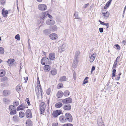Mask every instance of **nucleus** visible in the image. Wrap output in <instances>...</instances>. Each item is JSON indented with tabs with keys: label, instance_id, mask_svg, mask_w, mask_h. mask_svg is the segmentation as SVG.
I'll return each instance as SVG.
<instances>
[{
	"label": "nucleus",
	"instance_id": "1",
	"mask_svg": "<svg viewBox=\"0 0 126 126\" xmlns=\"http://www.w3.org/2000/svg\"><path fill=\"white\" fill-rule=\"evenodd\" d=\"M41 62L44 65H45L46 64H50L51 63V60H49L48 58L45 57H43L42 59Z\"/></svg>",
	"mask_w": 126,
	"mask_h": 126
},
{
	"label": "nucleus",
	"instance_id": "2",
	"mask_svg": "<svg viewBox=\"0 0 126 126\" xmlns=\"http://www.w3.org/2000/svg\"><path fill=\"white\" fill-rule=\"evenodd\" d=\"M46 107V105L44 102H42L41 103L40 105V110L41 114H42L44 112Z\"/></svg>",
	"mask_w": 126,
	"mask_h": 126
},
{
	"label": "nucleus",
	"instance_id": "3",
	"mask_svg": "<svg viewBox=\"0 0 126 126\" xmlns=\"http://www.w3.org/2000/svg\"><path fill=\"white\" fill-rule=\"evenodd\" d=\"M66 121L69 122H72L73 120V118L71 115L69 113H66L65 114Z\"/></svg>",
	"mask_w": 126,
	"mask_h": 126
},
{
	"label": "nucleus",
	"instance_id": "4",
	"mask_svg": "<svg viewBox=\"0 0 126 126\" xmlns=\"http://www.w3.org/2000/svg\"><path fill=\"white\" fill-rule=\"evenodd\" d=\"M38 9L42 11L45 10L47 9V6L46 5L44 4H40L38 5Z\"/></svg>",
	"mask_w": 126,
	"mask_h": 126
},
{
	"label": "nucleus",
	"instance_id": "5",
	"mask_svg": "<svg viewBox=\"0 0 126 126\" xmlns=\"http://www.w3.org/2000/svg\"><path fill=\"white\" fill-rule=\"evenodd\" d=\"M72 101V99L69 97L63 99L62 102L63 104H68L71 103Z\"/></svg>",
	"mask_w": 126,
	"mask_h": 126
},
{
	"label": "nucleus",
	"instance_id": "6",
	"mask_svg": "<svg viewBox=\"0 0 126 126\" xmlns=\"http://www.w3.org/2000/svg\"><path fill=\"white\" fill-rule=\"evenodd\" d=\"M61 113L62 110H57L53 112L52 115L54 117H56Z\"/></svg>",
	"mask_w": 126,
	"mask_h": 126
},
{
	"label": "nucleus",
	"instance_id": "7",
	"mask_svg": "<svg viewBox=\"0 0 126 126\" xmlns=\"http://www.w3.org/2000/svg\"><path fill=\"white\" fill-rule=\"evenodd\" d=\"M27 105H26L22 103L17 108L16 110L17 111L23 110L24 108L27 107Z\"/></svg>",
	"mask_w": 126,
	"mask_h": 126
},
{
	"label": "nucleus",
	"instance_id": "8",
	"mask_svg": "<svg viewBox=\"0 0 126 126\" xmlns=\"http://www.w3.org/2000/svg\"><path fill=\"white\" fill-rule=\"evenodd\" d=\"M97 124L99 126H104L102 120V117L100 116L98 117L97 120Z\"/></svg>",
	"mask_w": 126,
	"mask_h": 126
},
{
	"label": "nucleus",
	"instance_id": "9",
	"mask_svg": "<svg viewBox=\"0 0 126 126\" xmlns=\"http://www.w3.org/2000/svg\"><path fill=\"white\" fill-rule=\"evenodd\" d=\"M11 91L8 90H5L3 92L2 94L4 96H7L11 94Z\"/></svg>",
	"mask_w": 126,
	"mask_h": 126
},
{
	"label": "nucleus",
	"instance_id": "10",
	"mask_svg": "<svg viewBox=\"0 0 126 126\" xmlns=\"http://www.w3.org/2000/svg\"><path fill=\"white\" fill-rule=\"evenodd\" d=\"M49 37L50 39L53 40L57 39L58 38V36L55 33H53L49 35Z\"/></svg>",
	"mask_w": 126,
	"mask_h": 126
},
{
	"label": "nucleus",
	"instance_id": "11",
	"mask_svg": "<svg viewBox=\"0 0 126 126\" xmlns=\"http://www.w3.org/2000/svg\"><path fill=\"white\" fill-rule=\"evenodd\" d=\"M26 116L28 118H30L32 117V115L31 110L29 109L27 110L26 112Z\"/></svg>",
	"mask_w": 126,
	"mask_h": 126
},
{
	"label": "nucleus",
	"instance_id": "12",
	"mask_svg": "<svg viewBox=\"0 0 126 126\" xmlns=\"http://www.w3.org/2000/svg\"><path fill=\"white\" fill-rule=\"evenodd\" d=\"M8 13V11L7 10H5V8H3L2 11V16L4 17H6L7 16Z\"/></svg>",
	"mask_w": 126,
	"mask_h": 126
},
{
	"label": "nucleus",
	"instance_id": "13",
	"mask_svg": "<svg viewBox=\"0 0 126 126\" xmlns=\"http://www.w3.org/2000/svg\"><path fill=\"white\" fill-rule=\"evenodd\" d=\"M46 23L48 25H52L54 24L55 21L53 20L48 19L46 21Z\"/></svg>",
	"mask_w": 126,
	"mask_h": 126
},
{
	"label": "nucleus",
	"instance_id": "14",
	"mask_svg": "<svg viewBox=\"0 0 126 126\" xmlns=\"http://www.w3.org/2000/svg\"><path fill=\"white\" fill-rule=\"evenodd\" d=\"M45 65L44 67V71L47 72H49L51 68V66L49 65Z\"/></svg>",
	"mask_w": 126,
	"mask_h": 126
},
{
	"label": "nucleus",
	"instance_id": "15",
	"mask_svg": "<svg viewBox=\"0 0 126 126\" xmlns=\"http://www.w3.org/2000/svg\"><path fill=\"white\" fill-rule=\"evenodd\" d=\"M55 57V54L53 53H51L49 54L48 57L51 60H54Z\"/></svg>",
	"mask_w": 126,
	"mask_h": 126
},
{
	"label": "nucleus",
	"instance_id": "16",
	"mask_svg": "<svg viewBox=\"0 0 126 126\" xmlns=\"http://www.w3.org/2000/svg\"><path fill=\"white\" fill-rule=\"evenodd\" d=\"M71 107L70 105L68 104L64 105L63 106V109L65 110H69L71 109Z\"/></svg>",
	"mask_w": 126,
	"mask_h": 126
},
{
	"label": "nucleus",
	"instance_id": "17",
	"mask_svg": "<svg viewBox=\"0 0 126 126\" xmlns=\"http://www.w3.org/2000/svg\"><path fill=\"white\" fill-rule=\"evenodd\" d=\"M96 53H94L91 55L90 59V62L91 63H92L94 61L96 56Z\"/></svg>",
	"mask_w": 126,
	"mask_h": 126
},
{
	"label": "nucleus",
	"instance_id": "18",
	"mask_svg": "<svg viewBox=\"0 0 126 126\" xmlns=\"http://www.w3.org/2000/svg\"><path fill=\"white\" fill-rule=\"evenodd\" d=\"M51 30L49 29H46L43 31L44 34L46 35H48L51 33Z\"/></svg>",
	"mask_w": 126,
	"mask_h": 126
},
{
	"label": "nucleus",
	"instance_id": "19",
	"mask_svg": "<svg viewBox=\"0 0 126 126\" xmlns=\"http://www.w3.org/2000/svg\"><path fill=\"white\" fill-rule=\"evenodd\" d=\"M59 120L62 123H64L66 122L65 117L63 115L60 116Z\"/></svg>",
	"mask_w": 126,
	"mask_h": 126
},
{
	"label": "nucleus",
	"instance_id": "20",
	"mask_svg": "<svg viewBox=\"0 0 126 126\" xmlns=\"http://www.w3.org/2000/svg\"><path fill=\"white\" fill-rule=\"evenodd\" d=\"M57 96L58 98H61L63 95V93L61 91L58 92L57 94Z\"/></svg>",
	"mask_w": 126,
	"mask_h": 126
},
{
	"label": "nucleus",
	"instance_id": "21",
	"mask_svg": "<svg viewBox=\"0 0 126 126\" xmlns=\"http://www.w3.org/2000/svg\"><path fill=\"white\" fill-rule=\"evenodd\" d=\"M47 16V14L46 12H43L40 16L41 19L44 20L45 18Z\"/></svg>",
	"mask_w": 126,
	"mask_h": 126
},
{
	"label": "nucleus",
	"instance_id": "22",
	"mask_svg": "<svg viewBox=\"0 0 126 126\" xmlns=\"http://www.w3.org/2000/svg\"><path fill=\"white\" fill-rule=\"evenodd\" d=\"M49 28L51 31L54 32L57 30L58 27L56 25H54L53 26L50 27Z\"/></svg>",
	"mask_w": 126,
	"mask_h": 126
},
{
	"label": "nucleus",
	"instance_id": "23",
	"mask_svg": "<svg viewBox=\"0 0 126 126\" xmlns=\"http://www.w3.org/2000/svg\"><path fill=\"white\" fill-rule=\"evenodd\" d=\"M15 61V60L14 59H9L8 60V61H7V62L8 64H9V66L13 64L14 62Z\"/></svg>",
	"mask_w": 126,
	"mask_h": 126
},
{
	"label": "nucleus",
	"instance_id": "24",
	"mask_svg": "<svg viewBox=\"0 0 126 126\" xmlns=\"http://www.w3.org/2000/svg\"><path fill=\"white\" fill-rule=\"evenodd\" d=\"M112 0H109L106 3V5L104 7V9H107L108 8L111 3V2Z\"/></svg>",
	"mask_w": 126,
	"mask_h": 126
},
{
	"label": "nucleus",
	"instance_id": "25",
	"mask_svg": "<svg viewBox=\"0 0 126 126\" xmlns=\"http://www.w3.org/2000/svg\"><path fill=\"white\" fill-rule=\"evenodd\" d=\"M26 126H32V123L31 120L30 119H28L26 121Z\"/></svg>",
	"mask_w": 126,
	"mask_h": 126
},
{
	"label": "nucleus",
	"instance_id": "26",
	"mask_svg": "<svg viewBox=\"0 0 126 126\" xmlns=\"http://www.w3.org/2000/svg\"><path fill=\"white\" fill-rule=\"evenodd\" d=\"M102 13L103 16L105 17H106V18L108 17L109 16L110 14L107 11L102 12Z\"/></svg>",
	"mask_w": 126,
	"mask_h": 126
},
{
	"label": "nucleus",
	"instance_id": "27",
	"mask_svg": "<svg viewBox=\"0 0 126 126\" xmlns=\"http://www.w3.org/2000/svg\"><path fill=\"white\" fill-rule=\"evenodd\" d=\"M67 78L66 76H63L61 77L59 79V81L61 82L65 81L66 80Z\"/></svg>",
	"mask_w": 126,
	"mask_h": 126
},
{
	"label": "nucleus",
	"instance_id": "28",
	"mask_svg": "<svg viewBox=\"0 0 126 126\" xmlns=\"http://www.w3.org/2000/svg\"><path fill=\"white\" fill-rule=\"evenodd\" d=\"M63 105V104L62 103L59 102L56 103L55 105L56 107L59 108L61 107Z\"/></svg>",
	"mask_w": 126,
	"mask_h": 126
},
{
	"label": "nucleus",
	"instance_id": "29",
	"mask_svg": "<svg viewBox=\"0 0 126 126\" xmlns=\"http://www.w3.org/2000/svg\"><path fill=\"white\" fill-rule=\"evenodd\" d=\"M70 93V92L68 90H65L63 93V95L67 97L69 95Z\"/></svg>",
	"mask_w": 126,
	"mask_h": 126
},
{
	"label": "nucleus",
	"instance_id": "30",
	"mask_svg": "<svg viewBox=\"0 0 126 126\" xmlns=\"http://www.w3.org/2000/svg\"><path fill=\"white\" fill-rule=\"evenodd\" d=\"M80 53V52L79 51H77L76 52L74 58L79 59Z\"/></svg>",
	"mask_w": 126,
	"mask_h": 126
},
{
	"label": "nucleus",
	"instance_id": "31",
	"mask_svg": "<svg viewBox=\"0 0 126 126\" xmlns=\"http://www.w3.org/2000/svg\"><path fill=\"white\" fill-rule=\"evenodd\" d=\"M5 71L3 70H0V77H3L5 75Z\"/></svg>",
	"mask_w": 126,
	"mask_h": 126
},
{
	"label": "nucleus",
	"instance_id": "32",
	"mask_svg": "<svg viewBox=\"0 0 126 126\" xmlns=\"http://www.w3.org/2000/svg\"><path fill=\"white\" fill-rule=\"evenodd\" d=\"M51 75H55L57 73L56 70L55 69L51 70L50 72Z\"/></svg>",
	"mask_w": 126,
	"mask_h": 126
},
{
	"label": "nucleus",
	"instance_id": "33",
	"mask_svg": "<svg viewBox=\"0 0 126 126\" xmlns=\"http://www.w3.org/2000/svg\"><path fill=\"white\" fill-rule=\"evenodd\" d=\"M3 101L5 104H8L10 102V100L8 99L4 98L3 99Z\"/></svg>",
	"mask_w": 126,
	"mask_h": 126
},
{
	"label": "nucleus",
	"instance_id": "34",
	"mask_svg": "<svg viewBox=\"0 0 126 126\" xmlns=\"http://www.w3.org/2000/svg\"><path fill=\"white\" fill-rule=\"evenodd\" d=\"M19 116L20 118H23L25 116V113L22 111H20L19 113Z\"/></svg>",
	"mask_w": 126,
	"mask_h": 126
},
{
	"label": "nucleus",
	"instance_id": "35",
	"mask_svg": "<svg viewBox=\"0 0 126 126\" xmlns=\"http://www.w3.org/2000/svg\"><path fill=\"white\" fill-rule=\"evenodd\" d=\"M38 88V91L39 94L41 95V96L42 95V90L41 87L39 88Z\"/></svg>",
	"mask_w": 126,
	"mask_h": 126
},
{
	"label": "nucleus",
	"instance_id": "36",
	"mask_svg": "<svg viewBox=\"0 0 126 126\" xmlns=\"http://www.w3.org/2000/svg\"><path fill=\"white\" fill-rule=\"evenodd\" d=\"M18 117L16 115H15L13 117V121H18Z\"/></svg>",
	"mask_w": 126,
	"mask_h": 126
},
{
	"label": "nucleus",
	"instance_id": "37",
	"mask_svg": "<svg viewBox=\"0 0 126 126\" xmlns=\"http://www.w3.org/2000/svg\"><path fill=\"white\" fill-rule=\"evenodd\" d=\"M15 107V105H11L9 107V109L10 111L12 110L13 109H14V108Z\"/></svg>",
	"mask_w": 126,
	"mask_h": 126
},
{
	"label": "nucleus",
	"instance_id": "38",
	"mask_svg": "<svg viewBox=\"0 0 126 126\" xmlns=\"http://www.w3.org/2000/svg\"><path fill=\"white\" fill-rule=\"evenodd\" d=\"M10 112V114L11 115H14L16 114L17 112V111L16 110H11Z\"/></svg>",
	"mask_w": 126,
	"mask_h": 126
},
{
	"label": "nucleus",
	"instance_id": "39",
	"mask_svg": "<svg viewBox=\"0 0 126 126\" xmlns=\"http://www.w3.org/2000/svg\"><path fill=\"white\" fill-rule=\"evenodd\" d=\"M8 78L7 77H5L3 78H2L1 79V81L2 82H4V81H6L7 80H8Z\"/></svg>",
	"mask_w": 126,
	"mask_h": 126
},
{
	"label": "nucleus",
	"instance_id": "40",
	"mask_svg": "<svg viewBox=\"0 0 126 126\" xmlns=\"http://www.w3.org/2000/svg\"><path fill=\"white\" fill-rule=\"evenodd\" d=\"M4 52V48L2 47H0V54H3Z\"/></svg>",
	"mask_w": 126,
	"mask_h": 126
},
{
	"label": "nucleus",
	"instance_id": "41",
	"mask_svg": "<svg viewBox=\"0 0 126 126\" xmlns=\"http://www.w3.org/2000/svg\"><path fill=\"white\" fill-rule=\"evenodd\" d=\"M13 104H15L14 105H15V106H17L19 105V101H16L13 103Z\"/></svg>",
	"mask_w": 126,
	"mask_h": 126
},
{
	"label": "nucleus",
	"instance_id": "42",
	"mask_svg": "<svg viewBox=\"0 0 126 126\" xmlns=\"http://www.w3.org/2000/svg\"><path fill=\"white\" fill-rule=\"evenodd\" d=\"M117 62L116 61H115L112 67V68H116L117 67Z\"/></svg>",
	"mask_w": 126,
	"mask_h": 126
},
{
	"label": "nucleus",
	"instance_id": "43",
	"mask_svg": "<svg viewBox=\"0 0 126 126\" xmlns=\"http://www.w3.org/2000/svg\"><path fill=\"white\" fill-rule=\"evenodd\" d=\"M15 38L18 40H20V36L18 34L16 35L15 36Z\"/></svg>",
	"mask_w": 126,
	"mask_h": 126
},
{
	"label": "nucleus",
	"instance_id": "44",
	"mask_svg": "<svg viewBox=\"0 0 126 126\" xmlns=\"http://www.w3.org/2000/svg\"><path fill=\"white\" fill-rule=\"evenodd\" d=\"M50 88L47 89L46 91L47 94L48 95H49L50 93Z\"/></svg>",
	"mask_w": 126,
	"mask_h": 126
},
{
	"label": "nucleus",
	"instance_id": "45",
	"mask_svg": "<svg viewBox=\"0 0 126 126\" xmlns=\"http://www.w3.org/2000/svg\"><path fill=\"white\" fill-rule=\"evenodd\" d=\"M78 64L77 63H75L73 62V67L74 68H76Z\"/></svg>",
	"mask_w": 126,
	"mask_h": 126
},
{
	"label": "nucleus",
	"instance_id": "46",
	"mask_svg": "<svg viewBox=\"0 0 126 126\" xmlns=\"http://www.w3.org/2000/svg\"><path fill=\"white\" fill-rule=\"evenodd\" d=\"M78 59L76 58H74L73 62H74L75 63H78L79 62V61H78Z\"/></svg>",
	"mask_w": 126,
	"mask_h": 126
},
{
	"label": "nucleus",
	"instance_id": "47",
	"mask_svg": "<svg viewBox=\"0 0 126 126\" xmlns=\"http://www.w3.org/2000/svg\"><path fill=\"white\" fill-rule=\"evenodd\" d=\"M63 126H73V125L72 124L67 123L64 124Z\"/></svg>",
	"mask_w": 126,
	"mask_h": 126
},
{
	"label": "nucleus",
	"instance_id": "48",
	"mask_svg": "<svg viewBox=\"0 0 126 126\" xmlns=\"http://www.w3.org/2000/svg\"><path fill=\"white\" fill-rule=\"evenodd\" d=\"M1 3L3 5H4L6 2L5 0H0Z\"/></svg>",
	"mask_w": 126,
	"mask_h": 126
},
{
	"label": "nucleus",
	"instance_id": "49",
	"mask_svg": "<svg viewBox=\"0 0 126 126\" xmlns=\"http://www.w3.org/2000/svg\"><path fill=\"white\" fill-rule=\"evenodd\" d=\"M29 98H26V99L25 101L27 102V104L29 106H30L31 105L30 104V102L29 101Z\"/></svg>",
	"mask_w": 126,
	"mask_h": 126
},
{
	"label": "nucleus",
	"instance_id": "50",
	"mask_svg": "<svg viewBox=\"0 0 126 126\" xmlns=\"http://www.w3.org/2000/svg\"><path fill=\"white\" fill-rule=\"evenodd\" d=\"M16 89L17 91H19L21 90V88L19 85H17L16 87Z\"/></svg>",
	"mask_w": 126,
	"mask_h": 126
},
{
	"label": "nucleus",
	"instance_id": "51",
	"mask_svg": "<svg viewBox=\"0 0 126 126\" xmlns=\"http://www.w3.org/2000/svg\"><path fill=\"white\" fill-rule=\"evenodd\" d=\"M58 87H59V88H61L63 87V84L62 83H60L58 85Z\"/></svg>",
	"mask_w": 126,
	"mask_h": 126
},
{
	"label": "nucleus",
	"instance_id": "52",
	"mask_svg": "<svg viewBox=\"0 0 126 126\" xmlns=\"http://www.w3.org/2000/svg\"><path fill=\"white\" fill-rule=\"evenodd\" d=\"M99 31L100 32L102 33L103 32V29L102 28H99Z\"/></svg>",
	"mask_w": 126,
	"mask_h": 126
},
{
	"label": "nucleus",
	"instance_id": "53",
	"mask_svg": "<svg viewBox=\"0 0 126 126\" xmlns=\"http://www.w3.org/2000/svg\"><path fill=\"white\" fill-rule=\"evenodd\" d=\"M115 46L116 47L117 49L119 50H120V47L117 44H116L115 45Z\"/></svg>",
	"mask_w": 126,
	"mask_h": 126
},
{
	"label": "nucleus",
	"instance_id": "54",
	"mask_svg": "<svg viewBox=\"0 0 126 126\" xmlns=\"http://www.w3.org/2000/svg\"><path fill=\"white\" fill-rule=\"evenodd\" d=\"M95 69V67L94 66H93L91 70V73L93 71H94Z\"/></svg>",
	"mask_w": 126,
	"mask_h": 126
},
{
	"label": "nucleus",
	"instance_id": "55",
	"mask_svg": "<svg viewBox=\"0 0 126 126\" xmlns=\"http://www.w3.org/2000/svg\"><path fill=\"white\" fill-rule=\"evenodd\" d=\"M122 43L124 45H126V39L123 40L122 41Z\"/></svg>",
	"mask_w": 126,
	"mask_h": 126
},
{
	"label": "nucleus",
	"instance_id": "56",
	"mask_svg": "<svg viewBox=\"0 0 126 126\" xmlns=\"http://www.w3.org/2000/svg\"><path fill=\"white\" fill-rule=\"evenodd\" d=\"M73 76L74 79L75 80L76 79V73L75 72H74V73L73 75Z\"/></svg>",
	"mask_w": 126,
	"mask_h": 126
},
{
	"label": "nucleus",
	"instance_id": "57",
	"mask_svg": "<svg viewBox=\"0 0 126 126\" xmlns=\"http://www.w3.org/2000/svg\"><path fill=\"white\" fill-rule=\"evenodd\" d=\"M120 58V56H118L116 59V60L115 61H116L117 62H118L119 61V60Z\"/></svg>",
	"mask_w": 126,
	"mask_h": 126
},
{
	"label": "nucleus",
	"instance_id": "58",
	"mask_svg": "<svg viewBox=\"0 0 126 126\" xmlns=\"http://www.w3.org/2000/svg\"><path fill=\"white\" fill-rule=\"evenodd\" d=\"M88 81L87 80H84L83 81V83L82 84L83 85L84 84L87 83H88Z\"/></svg>",
	"mask_w": 126,
	"mask_h": 126
},
{
	"label": "nucleus",
	"instance_id": "59",
	"mask_svg": "<svg viewBox=\"0 0 126 126\" xmlns=\"http://www.w3.org/2000/svg\"><path fill=\"white\" fill-rule=\"evenodd\" d=\"M89 3L85 4L83 6V8H86L89 5Z\"/></svg>",
	"mask_w": 126,
	"mask_h": 126
},
{
	"label": "nucleus",
	"instance_id": "60",
	"mask_svg": "<svg viewBox=\"0 0 126 126\" xmlns=\"http://www.w3.org/2000/svg\"><path fill=\"white\" fill-rule=\"evenodd\" d=\"M24 79L25 80V82H27L28 80V77H24Z\"/></svg>",
	"mask_w": 126,
	"mask_h": 126
},
{
	"label": "nucleus",
	"instance_id": "61",
	"mask_svg": "<svg viewBox=\"0 0 126 126\" xmlns=\"http://www.w3.org/2000/svg\"><path fill=\"white\" fill-rule=\"evenodd\" d=\"M58 124V123H53L52 124V126H57Z\"/></svg>",
	"mask_w": 126,
	"mask_h": 126
},
{
	"label": "nucleus",
	"instance_id": "62",
	"mask_svg": "<svg viewBox=\"0 0 126 126\" xmlns=\"http://www.w3.org/2000/svg\"><path fill=\"white\" fill-rule=\"evenodd\" d=\"M47 16H48V17L49 18H50L51 19V18L52 17V16L51 15H49L48 13H47Z\"/></svg>",
	"mask_w": 126,
	"mask_h": 126
},
{
	"label": "nucleus",
	"instance_id": "63",
	"mask_svg": "<svg viewBox=\"0 0 126 126\" xmlns=\"http://www.w3.org/2000/svg\"><path fill=\"white\" fill-rule=\"evenodd\" d=\"M120 77L118 76L115 78V79L116 80H119L120 79Z\"/></svg>",
	"mask_w": 126,
	"mask_h": 126
},
{
	"label": "nucleus",
	"instance_id": "64",
	"mask_svg": "<svg viewBox=\"0 0 126 126\" xmlns=\"http://www.w3.org/2000/svg\"><path fill=\"white\" fill-rule=\"evenodd\" d=\"M105 25L107 26V29L109 27V23H106V24Z\"/></svg>",
	"mask_w": 126,
	"mask_h": 126
}]
</instances>
